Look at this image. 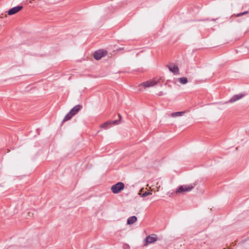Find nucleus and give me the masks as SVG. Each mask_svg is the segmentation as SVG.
Returning a JSON list of instances; mask_svg holds the SVG:
<instances>
[{
  "instance_id": "obj_1",
  "label": "nucleus",
  "mask_w": 249,
  "mask_h": 249,
  "mask_svg": "<svg viewBox=\"0 0 249 249\" xmlns=\"http://www.w3.org/2000/svg\"><path fill=\"white\" fill-rule=\"evenodd\" d=\"M82 108V106L80 105H77L75 106L65 116L63 121L66 122L68 120H70L74 115H76Z\"/></svg>"
},
{
  "instance_id": "obj_2",
  "label": "nucleus",
  "mask_w": 249,
  "mask_h": 249,
  "mask_svg": "<svg viewBox=\"0 0 249 249\" xmlns=\"http://www.w3.org/2000/svg\"><path fill=\"white\" fill-rule=\"evenodd\" d=\"M160 78L158 77H155L152 80H148L147 81L142 83L140 86H142L144 88H149L157 85L160 81Z\"/></svg>"
},
{
  "instance_id": "obj_3",
  "label": "nucleus",
  "mask_w": 249,
  "mask_h": 249,
  "mask_svg": "<svg viewBox=\"0 0 249 249\" xmlns=\"http://www.w3.org/2000/svg\"><path fill=\"white\" fill-rule=\"evenodd\" d=\"M124 188V183L119 182L111 186V190L114 194H118L122 191Z\"/></svg>"
},
{
  "instance_id": "obj_4",
  "label": "nucleus",
  "mask_w": 249,
  "mask_h": 249,
  "mask_svg": "<svg viewBox=\"0 0 249 249\" xmlns=\"http://www.w3.org/2000/svg\"><path fill=\"white\" fill-rule=\"evenodd\" d=\"M193 188V186L191 185H181L178 188L176 191V193L183 194L185 192H190Z\"/></svg>"
},
{
  "instance_id": "obj_5",
  "label": "nucleus",
  "mask_w": 249,
  "mask_h": 249,
  "mask_svg": "<svg viewBox=\"0 0 249 249\" xmlns=\"http://www.w3.org/2000/svg\"><path fill=\"white\" fill-rule=\"evenodd\" d=\"M120 124V121H108L102 124L100 127L103 129H107L110 127L112 125H117Z\"/></svg>"
},
{
  "instance_id": "obj_6",
  "label": "nucleus",
  "mask_w": 249,
  "mask_h": 249,
  "mask_svg": "<svg viewBox=\"0 0 249 249\" xmlns=\"http://www.w3.org/2000/svg\"><path fill=\"white\" fill-rule=\"evenodd\" d=\"M157 240V236L153 234L146 237L144 239V246H147L149 244L153 243Z\"/></svg>"
},
{
  "instance_id": "obj_7",
  "label": "nucleus",
  "mask_w": 249,
  "mask_h": 249,
  "mask_svg": "<svg viewBox=\"0 0 249 249\" xmlns=\"http://www.w3.org/2000/svg\"><path fill=\"white\" fill-rule=\"evenodd\" d=\"M23 8L22 6H17L16 7H14L10 9H9L8 12L7 14L8 15H14L19 11H20L21 10H22Z\"/></svg>"
},
{
  "instance_id": "obj_8",
  "label": "nucleus",
  "mask_w": 249,
  "mask_h": 249,
  "mask_svg": "<svg viewBox=\"0 0 249 249\" xmlns=\"http://www.w3.org/2000/svg\"><path fill=\"white\" fill-rule=\"evenodd\" d=\"M167 67L169 70L174 73V74L177 75L179 74V69L177 65L172 64L168 65Z\"/></svg>"
},
{
  "instance_id": "obj_9",
  "label": "nucleus",
  "mask_w": 249,
  "mask_h": 249,
  "mask_svg": "<svg viewBox=\"0 0 249 249\" xmlns=\"http://www.w3.org/2000/svg\"><path fill=\"white\" fill-rule=\"evenodd\" d=\"M243 96L244 95L242 94L235 95L232 98H231V99L227 102V103H233L241 99Z\"/></svg>"
},
{
  "instance_id": "obj_10",
  "label": "nucleus",
  "mask_w": 249,
  "mask_h": 249,
  "mask_svg": "<svg viewBox=\"0 0 249 249\" xmlns=\"http://www.w3.org/2000/svg\"><path fill=\"white\" fill-rule=\"evenodd\" d=\"M104 55V53L103 51H98L95 52L94 54V58L96 60L100 59Z\"/></svg>"
},
{
  "instance_id": "obj_11",
  "label": "nucleus",
  "mask_w": 249,
  "mask_h": 249,
  "mask_svg": "<svg viewBox=\"0 0 249 249\" xmlns=\"http://www.w3.org/2000/svg\"><path fill=\"white\" fill-rule=\"evenodd\" d=\"M137 218L135 216H131L127 219V224L129 225L132 224L134 223L137 221Z\"/></svg>"
},
{
  "instance_id": "obj_12",
  "label": "nucleus",
  "mask_w": 249,
  "mask_h": 249,
  "mask_svg": "<svg viewBox=\"0 0 249 249\" xmlns=\"http://www.w3.org/2000/svg\"><path fill=\"white\" fill-rule=\"evenodd\" d=\"M185 113V111H179L176 112L171 113V116L172 117H175L180 116H182Z\"/></svg>"
},
{
  "instance_id": "obj_13",
  "label": "nucleus",
  "mask_w": 249,
  "mask_h": 249,
  "mask_svg": "<svg viewBox=\"0 0 249 249\" xmlns=\"http://www.w3.org/2000/svg\"><path fill=\"white\" fill-rule=\"evenodd\" d=\"M143 189H142L139 194L142 197H144L148 195H152V193L151 192H145L143 194H142V192Z\"/></svg>"
},
{
  "instance_id": "obj_14",
  "label": "nucleus",
  "mask_w": 249,
  "mask_h": 249,
  "mask_svg": "<svg viewBox=\"0 0 249 249\" xmlns=\"http://www.w3.org/2000/svg\"><path fill=\"white\" fill-rule=\"evenodd\" d=\"M179 82L182 84H186L188 82L187 78L186 77H181L178 79Z\"/></svg>"
},
{
  "instance_id": "obj_15",
  "label": "nucleus",
  "mask_w": 249,
  "mask_h": 249,
  "mask_svg": "<svg viewBox=\"0 0 249 249\" xmlns=\"http://www.w3.org/2000/svg\"><path fill=\"white\" fill-rule=\"evenodd\" d=\"M249 13L248 11H245V12H242V13H239L238 14L236 15V17H240V16H242L244 15H245L246 14H248Z\"/></svg>"
},
{
  "instance_id": "obj_16",
  "label": "nucleus",
  "mask_w": 249,
  "mask_h": 249,
  "mask_svg": "<svg viewBox=\"0 0 249 249\" xmlns=\"http://www.w3.org/2000/svg\"><path fill=\"white\" fill-rule=\"evenodd\" d=\"M118 116H119V117L120 119H121L122 118V117H121V115H120V114H119V115H118ZM119 121H120V120H119Z\"/></svg>"
}]
</instances>
